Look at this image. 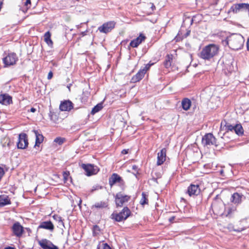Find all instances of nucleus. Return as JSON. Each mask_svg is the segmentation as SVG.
<instances>
[{
    "label": "nucleus",
    "mask_w": 249,
    "mask_h": 249,
    "mask_svg": "<svg viewBox=\"0 0 249 249\" xmlns=\"http://www.w3.org/2000/svg\"><path fill=\"white\" fill-rule=\"evenodd\" d=\"M234 131L238 136H242L244 133V129L241 124L234 125Z\"/></svg>",
    "instance_id": "bb28decb"
},
{
    "label": "nucleus",
    "mask_w": 249,
    "mask_h": 249,
    "mask_svg": "<svg viewBox=\"0 0 249 249\" xmlns=\"http://www.w3.org/2000/svg\"><path fill=\"white\" fill-rule=\"evenodd\" d=\"M115 22L114 21L107 22L99 27L98 30L101 33L107 34L110 32L115 27Z\"/></svg>",
    "instance_id": "f8f14e48"
},
{
    "label": "nucleus",
    "mask_w": 249,
    "mask_h": 249,
    "mask_svg": "<svg viewBox=\"0 0 249 249\" xmlns=\"http://www.w3.org/2000/svg\"><path fill=\"white\" fill-rule=\"evenodd\" d=\"M173 56L172 54H167L165 57L164 65L166 68H169L171 66Z\"/></svg>",
    "instance_id": "a878e982"
},
{
    "label": "nucleus",
    "mask_w": 249,
    "mask_h": 249,
    "mask_svg": "<svg viewBox=\"0 0 249 249\" xmlns=\"http://www.w3.org/2000/svg\"><path fill=\"white\" fill-rule=\"evenodd\" d=\"M128 149H123L122 151V154H126L128 153Z\"/></svg>",
    "instance_id": "a19ab883"
},
{
    "label": "nucleus",
    "mask_w": 249,
    "mask_h": 249,
    "mask_svg": "<svg viewBox=\"0 0 249 249\" xmlns=\"http://www.w3.org/2000/svg\"><path fill=\"white\" fill-rule=\"evenodd\" d=\"M153 64H147L142 68L132 78L133 82H137L140 81L143 77L146 71L149 69Z\"/></svg>",
    "instance_id": "0eeeda50"
},
{
    "label": "nucleus",
    "mask_w": 249,
    "mask_h": 249,
    "mask_svg": "<svg viewBox=\"0 0 249 249\" xmlns=\"http://www.w3.org/2000/svg\"><path fill=\"white\" fill-rule=\"evenodd\" d=\"M57 220L59 222H61L62 223V224H63V223L62 220V218L60 216H58Z\"/></svg>",
    "instance_id": "79ce46f5"
},
{
    "label": "nucleus",
    "mask_w": 249,
    "mask_h": 249,
    "mask_svg": "<svg viewBox=\"0 0 249 249\" xmlns=\"http://www.w3.org/2000/svg\"><path fill=\"white\" fill-rule=\"evenodd\" d=\"M103 107V103H100L96 105L92 109L91 111V114H94L100 111Z\"/></svg>",
    "instance_id": "c756f323"
},
{
    "label": "nucleus",
    "mask_w": 249,
    "mask_h": 249,
    "mask_svg": "<svg viewBox=\"0 0 249 249\" xmlns=\"http://www.w3.org/2000/svg\"><path fill=\"white\" fill-rule=\"evenodd\" d=\"M28 145L27 136L25 133H21L18 135L17 147L19 149H25Z\"/></svg>",
    "instance_id": "9d476101"
},
{
    "label": "nucleus",
    "mask_w": 249,
    "mask_h": 249,
    "mask_svg": "<svg viewBox=\"0 0 249 249\" xmlns=\"http://www.w3.org/2000/svg\"><path fill=\"white\" fill-rule=\"evenodd\" d=\"M244 230V229H242L241 230H237V231H243V230Z\"/></svg>",
    "instance_id": "49530a36"
},
{
    "label": "nucleus",
    "mask_w": 249,
    "mask_h": 249,
    "mask_svg": "<svg viewBox=\"0 0 249 249\" xmlns=\"http://www.w3.org/2000/svg\"><path fill=\"white\" fill-rule=\"evenodd\" d=\"M54 225L50 221H43L40 223L38 227V229H43L48 230L50 231H53L54 230Z\"/></svg>",
    "instance_id": "f3484780"
},
{
    "label": "nucleus",
    "mask_w": 249,
    "mask_h": 249,
    "mask_svg": "<svg viewBox=\"0 0 249 249\" xmlns=\"http://www.w3.org/2000/svg\"><path fill=\"white\" fill-rule=\"evenodd\" d=\"M65 141V139L61 137H57L55 138L54 142L57 143L58 144H62Z\"/></svg>",
    "instance_id": "f704fd0d"
},
{
    "label": "nucleus",
    "mask_w": 249,
    "mask_h": 249,
    "mask_svg": "<svg viewBox=\"0 0 249 249\" xmlns=\"http://www.w3.org/2000/svg\"><path fill=\"white\" fill-rule=\"evenodd\" d=\"M226 130L227 132L229 131H234V125H231L230 124H225Z\"/></svg>",
    "instance_id": "72a5a7b5"
},
{
    "label": "nucleus",
    "mask_w": 249,
    "mask_h": 249,
    "mask_svg": "<svg viewBox=\"0 0 249 249\" xmlns=\"http://www.w3.org/2000/svg\"><path fill=\"white\" fill-rule=\"evenodd\" d=\"M49 116L51 119V120H53L54 117L56 116V115L55 113L53 112L50 111L49 113Z\"/></svg>",
    "instance_id": "58836bf2"
},
{
    "label": "nucleus",
    "mask_w": 249,
    "mask_h": 249,
    "mask_svg": "<svg viewBox=\"0 0 249 249\" xmlns=\"http://www.w3.org/2000/svg\"><path fill=\"white\" fill-rule=\"evenodd\" d=\"M249 39H248V42H249Z\"/></svg>",
    "instance_id": "09e8293b"
},
{
    "label": "nucleus",
    "mask_w": 249,
    "mask_h": 249,
    "mask_svg": "<svg viewBox=\"0 0 249 249\" xmlns=\"http://www.w3.org/2000/svg\"><path fill=\"white\" fill-rule=\"evenodd\" d=\"M12 102V97L7 94H3L0 95V103L7 105Z\"/></svg>",
    "instance_id": "aec40b11"
},
{
    "label": "nucleus",
    "mask_w": 249,
    "mask_h": 249,
    "mask_svg": "<svg viewBox=\"0 0 249 249\" xmlns=\"http://www.w3.org/2000/svg\"><path fill=\"white\" fill-rule=\"evenodd\" d=\"M11 204V200L8 196L0 195V207Z\"/></svg>",
    "instance_id": "5701e85b"
},
{
    "label": "nucleus",
    "mask_w": 249,
    "mask_h": 249,
    "mask_svg": "<svg viewBox=\"0 0 249 249\" xmlns=\"http://www.w3.org/2000/svg\"><path fill=\"white\" fill-rule=\"evenodd\" d=\"M202 144L204 146H217L216 140L213 134L207 133L202 137Z\"/></svg>",
    "instance_id": "423d86ee"
},
{
    "label": "nucleus",
    "mask_w": 249,
    "mask_h": 249,
    "mask_svg": "<svg viewBox=\"0 0 249 249\" xmlns=\"http://www.w3.org/2000/svg\"><path fill=\"white\" fill-rule=\"evenodd\" d=\"M148 199L147 198V195H146L145 193L142 192V198L140 201V203L142 205H144L145 204H148Z\"/></svg>",
    "instance_id": "7c9ffc66"
},
{
    "label": "nucleus",
    "mask_w": 249,
    "mask_h": 249,
    "mask_svg": "<svg viewBox=\"0 0 249 249\" xmlns=\"http://www.w3.org/2000/svg\"><path fill=\"white\" fill-rule=\"evenodd\" d=\"M181 105L184 110H188L191 106V101L188 98H184L182 100Z\"/></svg>",
    "instance_id": "393cba45"
},
{
    "label": "nucleus",
    "mask_w": 249,
    "mask_h": 249,
    "mask_svg": "<svg viewBox=\"0 0 249 249\" xmlns=\"http://www.w3.org/2000/svg\"><path fill=\"white\" fill-rule=\"evenodd\" d=\"M233 61L234 59L231 55L230 54L225 55L223 58L224 70H227L229 72H231L233 71L234 70Z\"/></svg>",
    "instance_id": "20e7f679"
},
{
    "label": "nucleus",
    "mask_w": 249,
    "mask_h": 249,
    "mask_svg": "<svg viewBox=\"0 0 249 249\" xmlns=\"http://www.w3.org/2000/svg\"><path fill=\"white\" fill-rule=\"evenodd\" d=\"M116 183H119L121 185H123L124 181L122 178L117 174L113 173L109 178V184L112 187Z\"/></svg>",
    "instance_id": "4468645a"
},
{
    "label": "nucleus",
    "mask_w": 249,
    "mask_h": 249,
    "mask_svg": "<svg viewBox=\"0 0 249 249\" xmlns=\"http://www.w3.org/2000/svg\"><path fill=\"white\" fill-rule=\"evenodd\" d=\"M53 72L52 71H50L48 75V77H47L48 79H51L53 77Z\"/></svg>",
    "instance_id": "ea45409f"
},
{
    "label": "nucleus",
    "mask_w": 249,
    "mask_h": 249,
    "mask_svg": "<svg viewBox=\"0 0 249 249\" xmlns=\"http://www.w3.org/2000/svg\"><path fill=\"white\" fill-rule=\"evenodd\" d=\"M151 8L152 9V11H153L154 9H155V6L153 3L151 4Z\"/></svg>",
    "instance_id": "c03bdc74"
},
{
    "label": "nucleus",
    "mask_w": 249,
    "mask_h": 249,
    "mask_svg": "<svg viewBox=\"0 0 249 249\" xmlns=\"http://www.w3.org/2000/svg\"><path fill=\"white\" fill-rule=\"evenodd\" d=\"M242 197H243L242 195L238 193H234L231 196V202L233 203L234 204L238 205V204L241 203V202L242 201Z\"/></svg>",
    "instance_id": "412c9836"
},
{
    "label": "nucleus",
    "mask_w": 249,
    "mask_h": 249,
    "mask_svg": "<svg viewBox=\"0 0 249 249\" xmlns=\"http://www.w3.org/2000/svg\"><path fill=\"white\" fill-rule=\"evenodd\" d=\"M11 229L14 235L18 237H21L24 232L23 227L19 222L14 223Z\"/></svg>",
    "instance_id": "9b49d317"
},
{
    "label": "nucleus",
    "mask_w": 249,
    "mask_h": 249,
    "mask_svg": "<svg viewBox=\"0 0 249 249\" xmlns=\"http://www.w3.org/2000/svg\"><path fill=\"white\" fill-rule=\"evenodd\" d=\"M36 135V146H38L39 144L42 142L44 139V137L42 134H39L37 130H34Z\"/></svg>",
    "instance_id": "b1692460"
},
{
    "label": "nucleus",
    "mask_w": 249,
    "mask_h": 249,
    "mask_svg": "<svg viewBox=\"0 0 249 249\" xmlns=\"http://www.w3.org/2000/svg\"><path fill=\"white\" fill-rule=\"evenodd\" d=\"M4 249H15L13 247H8L4 248Z\"/></svg>",
    "instance_id": "a18cd8bd"
},
{
    "label": "nucleus",
    "mask_w": 249,
    "mask_h": 249,
    "mask_svg": "<svg viewBox=\"0 0 249 249\" xmlns=\"http://www.w3.org/2000/svg\"><path fill=\"white\" fill-rule=\"evenodd\" d=\"M51 33L49 31L47 32L44 36V40L49 46L53 45V41L51 39Z\"/></svg>",
    "instance_id": "cd10ccee"
},
{
    "label": "nucleus",
    "mask_w": 249,
    "mask_h": 249,
    "mask_svg": "<svg viewBox=\"0 0 249 249\" xmlns=\"http://www.w3.org/2000/svg\"><path fill=\"white\" fill-rule=\"evenodd\" d=\"M200 191V189L198 185L191 184L187 189V193L190 196L198 195Z\"/></svg>",
    "instance_id": "dca6fc26"
},
{
    "label": "nucleus",
    "mask_w": 249,
    "mask_h": 249,
    "mask_svg": "<svg viewBox=\"0 0 249 249\" xmlns=\"http://www.w3.org/2000/svg\"><path fill=\"white\" fill-rule=\"evenodd\" d=\"M114 197L115 204L117 207H122L130 199V196L124 195L122 192H119L117 193Z\"/></svg>",
    "instance_id": "39448f33"
},
{
    "label": "nucleus",
    "mask_w": 249,
    "mask_h": 249,
    "mask_svg": "<svg viewBox=\"0 0 249 249\" xmlns=\"http://www.w3.org/2000/svg\"><path fill=\"white\" fill-rule=\"evenodd\" d=\"M4 173L5 172L3 169L2 167H0V180H1L3 175H4Z\"/></svg>",
    "instance_id": "e433bc0d"
},
{
    "label": "nucleus",
    "mask_w": 249,
    "mask_h": 249,
    "mask_svg": "<svg viewBox=\"0 0 249 249\" xmlns=\"http://www.w3.org/2000/svg\"><path fill=\"white\" fill-rule=\"evenodd\" d=\"M237 211V207L235 205H231L225 208L226 216L227 217L232 216Z\"/></svg>",
    "instance_id": "4be33fe9"
},
{
    "label": "nucleus",
    "mask_w": 249,
    "mask_h": 249,
    "mask_svg": "<svg viewBox=\"0 0 249 249\" xmlns=\"http://www.w3.org/2000/svg\"><path fill=\"white\" fill-rule=\"evenodd\" d=\"M99 189H101V187H100L99 186H97V185L93 186L92 187L91 190H90V192L92 193L94 191L97 190Z\"/></svg>",
    "instance_id": "4c0bfd02"
},
{
    "label": "nucleus",
    "mask_w": 249,
    "mask_h": 249,
    "mask_svg": "<svg viewBox=\"0 0 249 249\" xmlns=\"http://www.w3.org/2000/svg\"><path fill=\"white\" fill-rule=\"evenodd\" d=\"M131 211L127 207H125L118 213H112L111 217L117 222L126 220L130 215Z\"/></svg>",
    "instance_id": "7ed1b4c3"
},
{
    "label": "nucleus",
    "mask_w": 249,
    "mask_h": 249,
    "mask_svg": "<svg viewBox=\"0 0 249 249\" xmlns=\"http://www.w3.org/2000/svg\"><path fill=\"white\" fill-rule=\"evenodd\" d=\"M18 60V57L17 54L14 53H8L3 58V62L6 66H12L16 64Z\"/></svg>",
    "instance_id": "6e6552de"
},
{
    "label": "nucleus",
    "mask_w": 249,
    "mask_h": 249,
    "mask_svg": "<svg viewBox=\"0 0 249 249\" xmlns=\"http://www.w3.org/2000/svg\"><path fill=\"white\" fill-rule=\"evenodd\" d=\"M98 249H112L106 243H100L97 247Z\"/></svg>",
    "instance_id": "473e14b6"
},
{
    "label": "nucleus",
    "mask_w": 249,
    "mask_h": 249,
    "mask_svg": "<svg viewBox=\"0 0 249 249\" xmlns=\"http://www.w3.org/2000/svg\"><path fill=\"white\" fill-rule=\"evenodd\" d=\"M219 49V47L217 45L209 44L202 49L199 56L203 59L209 60L218 54Z\"/></svg>",
    "instance_id": "f03ea898"
},
{
    "label": "nucleus",
    "mask_w": 249,
    "mask_h": 249,
    "mask_svg": "<svg viewBox=\"0 0 249 249\" xmlns=\"http://www.w3.org/2000/svg\"><path fill=\"white\" fill-rule=\"evenodd\" d=\"M31 111L32 112H35L36 111V108H34V107H32L30 109Z\"/></svg>",
    "instance_id": "37998d69"
},
{
    "label": "nucleus",
    "mask_w": 249,
    "mask_h": 249,
    "mask_svg": "<svg viewBox=\"0 0 249 249\" xmlns=\"http://www.w3.org/2000/svg\"><path fill=\"white\" fill-rule=\"evenodd\" d=\"M39 244L43 249H58L57 246L46 239L40 240Z\"/></svg>",
    "instance_id": "ddd939ff"
},
{
    "label": "nucleus",
    "mask_w": 249,
    "mask_h": 249,
    "mask_svg": "<svg viewBox=\"0 0 249 249\" xmlns=\"http://www.w3.org/2000/svg\"><path fill=\"white\" fill-rule=\"evenodd\" d=\"M166 149L165 148H162L160 152L158 153L157 165L159 166L162 164L166 160Z\"/></svg>",
    "instance_id": "2eb2a0df"
},
{
    "label": "nucleus",
    "mask_w": 249,
    "mask_h": 249,
    "mask_svg": "<svg viewBox=\"0 0 249 249\" xmlns=\"http://www.w3.org/2000/svg\"><path fill=\"white\" fill-rule=\"evenodd\" d=\"M82 167L88 176H90L96 174L98 171L99 169L96 166H94L91 164H82Z\"/></svg>",
    "instance_id": "1a4fd4ad"
},
{
    "label": "nucleus",
    "mask_w": 249,
    "mask_h": 249,
    "mask_svg": "<svg viewBox=\"0 0 249 249\" xmlns=\"http://www.w3.org/2000/svg\"><path fill=\"white\" fill-rule=\"evenodd\" d=\"M223 42H225L232 50H238L243 46L245 39L240 34H233L228 36Z\"/></svg>",
    "instance_id": "f257e3e1"
},
{
    "label": "nucleus",
    "mask_w": 249,
    "mask_h": 249,
    "mask_svg": "<svg viewBox=\"0 0 249 249\" xmlns=\"http://www.w3.org/2000/svg\"><path fill=\"white\" fill-rule=\"evenodd\" d=\"M73 108L72 103L69 101H64L61 103L59 108L61 111H70Z\"/></svg>",
    "instance_id": "a211bd4d"
},
{
    "label": "nucleus",
    "mask_w": 249,
    "mask_h": 249,
    "mask_svg": "<svg viewBox=\"0 0 249 249\" xmlns=\"http://www.w3.org/2000/svg\"><path fill=\"white\" fill-rule=\"evenodd\" d=\"M82 202L81 200H80V203H81Z\"/></svg>",
    "instance_id": "de8ad7c7"
},
{
    "label": "nucleus",
    "mask_w": 249,
    "mask_h": 249,
    "mask_svg": "<svg viewBox=\"0 0 249 249\" xmlns=\"http://www.w3.org/2000/svg\"><path fill=\"white\" fill-rule=\"evenodd\" d=\"M63 180L65 183H67V182L69 180V179H70L71 182V178L70 177V172L69 171H65L63 174Z\"/></svg>",
    "instance_id": "2f4dec72"
},
{
    "label": "nucleus",
    "mask_w": 249,
    "mask_h": 249,
    "mask_svg": "<svg viewBox=\"0 0 249 249\" xmlns=\"http://www.w3.org/2000/svg\"><path fill=\"white\" fill-rule=\"evenodd\" d=\"M108 206L107 203L105 201L97 202L93 205L92 208H96L97 209H103L107 207Z\"/></svg>",
    "instance_id": "c85d7f7f"
},
{
    "label": "nucleus",
    "mask_w": 249,
    "mask_h": 249,
    "mask_svg": "<svg viewBox=\"0 0 249 249\" xmlns=\"http://www.w3.org/2000/svg\"><path fill=\"white\" fill-rule=\"evenodd\" d=\"M24 6L26 7L27 9H28L30 7L31 3L30 0H25V1L24 2Z\"/></svg>",
    "instance_id": "c9c22d12"
},
{
    "label": "nucleus",
    "mask_w": 249,
    "mask_h": 249,
    "mask_svg": "<svg viewBox=\"0 0 249 249\" xmlns=\"http://www.w3.org/2000/svg\"><path fill=\"white\" fill-rule=\"evenodd\" d=\"M145 38L146 37L144 35L140 34L138 37L130 42L129 46L133 48H136L145 40Z\"/></svg>",
    "instance_id": "6ab92c4d"
}]
</instances>
